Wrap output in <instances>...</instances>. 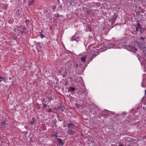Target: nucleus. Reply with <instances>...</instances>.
Returning a JSON list of instances; mask_svg holds the SVG:
<instances>
[{
  "instance_id": "nucleus-9",
  "label": "nucleus",
  "mask_w": 146,
  "mask_h": 146,
  "mask_svg": "<svg viewBox=\"0 0 146 146\" xmlns=\"http://www.w3.org/2000/svg\"><path fill=\"white\" fill-rule=\"evenodd\" d=\"M67 133L69 135H72L74 134V131L70 129H68L67 131Z\"/></svg>"
},
{
  "instance_id": "nucleus-21",
  "label": "nucleus",
  "mask_w": 146,
  "mask_h": 146,
  "mask_svg": "<svg viewBox=\"0 0 146 146\" xmlns=\"http://www.w3.org/2000/svg\"><path fill=\"white\" fill-rule=\"evenodd\" d=\"M53 100V98L52 96L49 97L48 98V100L50 102L51 101H52Z\"/></svg>"
},
{
  "instance_id": "nucleus-20",
  "label": "nucleus",
  "mask_w": 146,
  "mask_h": 146,
  "mask_svg": "<svg viewBox=\"0 0 146 146\" xmlns=\"http://www.w3.org/2000/svg\"><path fill=\"white\" fill-rule=\"evenodd\" d=\"M60 16H61V17H62V16L61 15H60L58 13L55 14L54 15V17H59Z\"/></svg>"
},
{
  "instance_id": "nucleus-38",
  "label": "nucleus",
  "mask_w": 146,
  "mask_h": 146,
  "mask_svg": "<svg viewBox=\"0 0 146 146\" xmlns=\"http://www.w3.org/2000/svg\"><path fill=\"white\" fill-rule=\"evenodd\" d=\"M40 44V42H39L37 43V44H38V45L39 44Z\"/></svg>"
},
{
  "instance_id": "nucleus-8",
  "label": "nucleus",
  "mask_w": 146,
  "mask_h": 146,
  "mask_svg": "<svg viewBox=\"0 0 146 146\" xmlns=\"http://www.w3.org/2000/svg\"><path fill=\"white\" fill-rule=\"evenodd\" d=\"M75 126V124L73 123H70L67 125L68 127L70 129H74V127Z\"/></svg>"
},
{
  "instance_id": "nucleus-3",
  "label": "nucleus",
  "mask_w": 146,
  "mask_h": 146,
  "mask_svg": "<svg viewBox=\"0 0 146 146\" xmlns=\"http://www.w3.org/2000/svg\"><path fill=\"white\" fill-rule=\"evenodd\" d=\"M66 3L65 5V7L67 8H68L70 7H73L76 6V3L75 0H66Z\"/></svg>"
},
{
  "instance_id": "nucleus-36",
  "label": "nucleus",
  "mask_w": 146,
  "mask_h": 146,
  "mask_svg": "<svg viewBox=\"0 0 146 146\" xmlns=\"http://www.w3.org/2000/svg\"><path fill=\"white\" fill-rule=\"evenodd\" d=\"M43 32V31L42 30V31H41V32H40V33H42V34Z\"/></svg>"
},
{
  "instance_id": "nucleus-7",
  "label": "nucleus",
  "mask_w": 146,
  "mask_h": 146,
  "mask_svg": "<svg viewBox=\"0 0 146 146\" xmlns=\"http://www.w3.org/2000/svg\"><path fill=\"white\" fill-rule=\"evenodd\" d=\"M57 140L58 141L59 144L60 146H63L64 145V142L63 140L61 139L57 138Z\"/></svg>"
},
{
  "instance_id": "nucleus-41",
  "label": "nucleus",
  "mask_w": 146,
  "mask_h": 146,
  "mask_svg": "<svg viewBox=\"0 0 146 146\" xmlns=\"http://www.w3.org/2000/svg\"><path fill=\"white\" fill-rule=\"evenodd\" d=\"M111 113V112L110 111V114Z\"/></svg>"
},
{
  "instance_id": "nucleus-16",
  "label": "nucleus",
  "mask_w": 146,
  "mask_h": 146,
  "mask_svg": "<svg viewBox=\"0 0 146 146\" xmlns=\"http://www.w3.org/2000/svg\"><path fill=\"white\" fill-rule=\"evenodd\" d=\"M136 50V48L133 46H132L131 49H130V51H132L133 52H135Z\"/></svg>"
},
{
  "instance_id": "nucleus-19",
  "label": "nucleus",
  "mask_w": 146,
  "mask_h": 146,
  "mask_svg": "<svg viewBox=\"0 0 146 146\" xmlns=\"http://www.w3.org/2000/svg\"><path fill=\"white\" fill-rule=\"evenodd\" d=\"M1 125L3 127H4L6 124L5 122V121H2L1 122Z\"/></svg>"
},
{
  "instance_id": "nucleus-17",
  "label": "nucleus",
  "mask_w": 146,
  "mask_h": 146,
  "mask_svg": "<svg viewBox=\"0 0 146 146\" xmlns=\"http://www.w3.org/2000/svg\"><path fill=\"white\" fill-rule=\"evenodd\" d=\"M5 80V78L4 77H2L0 76V82L3 81H4Z\"/></svg>"
},
{
  "instance_id": "nucleus-15",
  "label": "nucleus",
  "mask_w": 146,
  "mask_h": 146,
  "mask_svg": "<svg viewBox=\"0 0 146 146\" xmlns=\"http://www.w3.org/2000/svg\"><path fill=\"white\" fill-rule=\"evenodd\" d=\"M87 14L90 15H93V13L90 10H88L87 12Z\"/></svg>"
},
{
  "instance_id": "nucleus-43",
  "label": "nucleus",
  "mask_w": 146,
  "mask_h": 146,
  "mask_svg": "<svg viewBox=\"0 0 146 146\" xmlns=\"http://www.w3.org/2000/svg\"><path fill=\"white\" fill-rule=\"evenodd\" d=\"M131 0L132 1V0Z\"/></svg>"
},
{
  "instance_id": "nucleus-30",
  "label": "nucleus",
  "mask_w": 146,
  "mask_h": 146,
  "mask_svg": "<svg viewBox=\"0 0 146 146\" xmlns=\"http://www.w3.org/2000/svg\"><path fill=\"white\" fill-rule=\"evenodd\" d=\"M65 84L66 85V86H67L68 85V82H66L65 83Z\"/></svg>"
},
{
  "instance_id": "nucleus-4",
  "label": "nucleus",
  "mask_w": 146,
  "mask_h": 146,
  "mask_svg": "<svg viewBox=\"0 0 146 146\" xmlns=\"http://www.w3.org/2000/svg\"><path fill=\"white\" fill-rule=\"evenodd\" d=\"M80 40L78 35V34H75L71 38V40L73 41L75 40L76 42H78Z\"/></svg>"
},
{
  "instance_id": "nucleus-1",
  "label": "nucleus",
  "mask_w": 146,
  "mask_h": 146,
  "mask_svg": "<svg viewBox=\"0 0 146 146\" xmlns=\"http://www.w3.org/2000/svg\"><path fill=\"white\" fill-rule=\"evenodd\" d=\"M93 45V44H90L88 47V49L91 50L90 52L92 54L91 57L90 58L91 61H92L94 58L99 54L100 53L108 49L107 48L105 47L100 48L99 49H97L98 48L97 47H92L91 48Z\"/></svg>"
},
{
  "instance_id": "nucleus-27",
  "label": "nucleus",
  "mask_w": 146,
  "mask_h": 146,
  "mask_svg": "<svg viewBox=\"0 0 146 146\" xmlns=\"http://www.w3.org/2000/svg\"><path fill=\"white\" fill-rule=\"evenodd\" d=\"M116 18V17H115H115H113V19H112V22H113V21H115V19Z\"/></svg>"
},
{
  "instance_id": "nucleus-10",
  "label": "nucleus",
  "mask_w": 146,
  "mask_h": 146,
  "mask_svg": "<svg viewBox=\"0 0 146 146\" xmlns=\"http://www.w3.org/2000/svg\"><path fill=\"white\" fill-rule=\"evenodd\" d=\"M32 120L31 121H30L29 122V125H33L34 123L35 122V121H36V120H35L34 118H32Z\"/></svg>"
},
{
  "instance_id": "nucleus-5",
  "label": "nucleus",
  "mask_w": 146,
  "mask_h": 146,
  "mask_svg": "<svg viewBox=\"0 0 146 146\" xmlns=\"http://www.w3.org/2000/svg\"><path fill=\"white\" fill-rule=\"evenodd\" d=\"M21 29H22L21 31H20V32L23 35V34H25L28 32V31L27 28L24 26Z\"/></svg>"
},
{
  "instance_id": "nucleus-34",
  "label": "nucleus",
  "mask_w": 146,
  "mask_h": 146,
  "mask_svg": "<svg viewBox=\"0 0 146 146\" xmlns=\"http://www.w3.org/2000/svg\"><path fill=\"white\" fill-rule=\"evenodd\" d=\"M62 7V6L61 5H59V8H61Z\"/></svg>"
},
{
  "instance_id": "nucleus-23",
  "label": "nucleus",
  "mask_w": 146,
  "mask_h": 146,
  "mask_svg": "<svg viewBox=\"0 0 146 146\" xmlns=\"http://www.w3.org/2000/svg\"><path fill=\"white\" fill-rule=\"evenodd\" d=\"M42 104L43 105V108H46L47 106L46 104L44 103H42Z\"/></svg>"
},
{
  "instance_id": "nucleus-2",
  "label": "nucleus",
  "mask_w": 146,
  "mask_h": 146,
  "mask_svg": "<svg viewBox=\"0 0 146 146\" xmlns=\"http://www.w3.org/2000/svg\"><path fill=\"white\" fill-rule=\"evenodd\" d=\"M111 41V43L110 44V48H118L121 47V45L119 44V41H115L114 39L112 38Z\"/></svg>"
},
{
  "instance_id": "nucleus-35",
  "label": "nucleus",
  "mask_w": 146,
  "mask_h": 146,
  "mask_svg": "<svg viewBox=\"0 0 146 146\" xmlns=\"http://www.w3.org/2000/svg\"><path fill=\"white\" fill-rule=\"evenodd\" d=\"M119 146H123V145L122 144H120Z\"/></svg>"
},
{
  "instance_id": "nucleus-24",
  "label": "nucleus",
  "mask_w": 146,
  "mask_h": 146,
  "mask_svg": "<svg viewBox=\"0 0 146 146\" xmlns=\"http://www.w3.org/2000/svg\"><path fill=\"white\" fill-rule=\"evenodd\" d=\"M47 112H52L53 111L52 110V108H50V109H49L48 110H47Z\"/></svg>"
},
{
  "instance_id": "nucleus-12",
  "label": "nucleus",
  "mask_w": 146,
  "mask_h": 146,
  "mask_svg": "<svg viewBox=\"0 0 146 146\" xmlns=\"http://www.w3.org/2000/svg\"><path fill=\"white\" fill-rule=\"evenodd\" d=\"M75 88H74L70 87L68 89V92H70L71 91H74L75 90Z\"/></svg>"
},
{
  "instance_id": "nucleus-22",
  "label": "nucleus",
  "mask_w": 146,
  "mask_h": 146,
  "mask_svg": "<svg viewBox=\"0 0 146 146\" xmlns=\"http://www.w3.org/2000/svg\"><path fill=\"white\" fill-rule=\"evenodd\" d=\"M67 72L66 71H65L64 73L63 74L62 76V77L64 78L66 76V75L67 74Z\"/></svg>"
},
{
  "instance_id": "nucleus-13",
  "label": "nucleus",
  "mask_w": 146,
  "mask_h": 146,
  "mask_svg": "<svg viewBox=\"0 0 146 146\" xmlns=\"http://www.w3.org/2000/svg\"><path fill=\"white\" fill-rule=\"evenodd\" d=\"M13 31L15 32H16L17 31H20V27L19 26H16L14 28Z\"/></svg>"
},
{
  "instance_id": "nucleus-29",
  "label": "nucleus",
  "mask_w": 146,
  "mask_h": 146,
  "mask_svg": "<svg viewBox=\"0 0 146 146\" xmlns=\"http://www.w3.org/2000/svg\"><path fill=\"white\" fill-rule=\"evenodd\" d=\"M25 22L26 23H27V22H29V21L28 19H26L25 21Z\"/></svg>"
},
{
  "instance_id": "nucleus-18",
  "label": "nucleus",
  "mask_w": 146,
  "mask_h": 146,
  "mask_svg": "<svg viewBox=\"0 0 146 146\" xmlns=\"http://www.w3.org/2000/svg\"><path fill=\"white\" fill-rule=\"evenodd\" d=\"M131 47H132L131 46L129 45V46H127L126 47V48L129 51H130V49H131Z\"/></svg>"
},
{
  "instance_id": "nucleus-6",
  "label": "nucleus",
  "mask_w": 146,
  "mask_h": 146,
  "mask_svg": "<svg viewBox=\"0 0 146 146\" xmlns=\"http://www.w3.org/2000/svg\"><path fill=\"white\" fill-rule=\"evenodd\" d=\"M138 29H139L140 30H142V26L140 25V23H138L136 26V31L137 32L138 31Z\"/></svg>"
},
{
  "instance_id": "nucleus-28",
  "label": "nucleus",
  "mask_w": 146,
  "mask_h": 146,
  "mask_svg": "<svg viewBox=\"0 0 146 146\" xmlns=\"http://www.w3.org/2000/svg\"><path fill=\"white\" fill-rule=\"evenodd\" d=\"M56 6H54V7H53L52 8V9L54 11L55 9H56Z\"/></svg>"
},
{
  "instance_id": "nucleus-42",
  "label": "nucleus",
  "mask_w": 146,
  "mask_h": 146,
  "mask_svg": "<svg viewBox=\"0 0 146 146\" xmlns=\"http://www.w3.org/2000/svg\"><path fill=\"white\" fill-rule=\"evenodd\" d=\"M10 79H11V78H9Z\"/></svg>"
},
{
  "instance_id": "nucleus-14",
  "label": "nucleus",
  "mask_w": 146,
  "mask_h": 146,
  "mask_svg": "<svg viewBox=\"0 0 146 146\" xmlns=\"http://www.w3.org/2000/svg\"><path fill=\"white\" fill-rule=\"evenodd\" d=\"M86 56H83L81 58V60L83 62H84L85 61L86 58Z\"/></svg>"
},
{
  "instance_id": "nucleus-33",
  "label": "nucleus",
  "mask_w": 146,
  "mask_h": 146,
  "mask_svg": "<svg viewBox=\"0 0 146 146\" xmlns=\"http://www.w3.org/2000/svg\"><path fill=\"white\" fill-rule=\"evenodd\" d=\"M78 64H76L75 65V67L77 68L78 67Z\"/></svg>"
},
{
  "instance_id": "nucleus-40",
  "label": "nucleus",
  "mask_w": 146,
  "mask_h": 146,
  "mask_svg": "<svg viewBox=\"0 0 146 146\" xmlns=\"http://www.w3.org/2000/svg\"><path fill=\"white\" fill-rule=\"evenodd\" d=\"M146 94V90H145V94Z\"/></svg>"
},
{
  "instance_id": "nucleus-11",
  "label": "nucleus",
  "mask_w": 146,
  "mask_h": 146,
  "mask_svg": "<svg viewBox=\"0 0 146 146\" xmlns=\"http://www.w3.org/2000/svg\"><path fill=\"white\" fill-rule=\"evenodd\" d=\"M96 109H92L90 110V112L91 113L95 115L96 113Z\"/></svg>"
},
{
  "instance_id": "nucleus-31",
  "label": "nucleus",
  "mask_w": 146,
  "mask_h": 146,
  "mask_svg": "<svg viewBox=\"0 0 146 146\" xmlns=\"http://www.w3.org/2000/svg\"><path fill=\"white\" fill-rule=\"evenodd\" d=\"M43 12H44V13H46L47 12V11H46V10H43Z\"/></svg>"
},
{
  "instance_id": "nucleus-32",
  "label": "nucleus",
  "mask_w": 146,
  "mask_h": 146,
  "mask_svg": "<svg viewBox=\"0 0 146 146\" xmlns=\"http://www.w3.org/2000/svg\"><path fill=\"white\" fill-rule=\"evenodd\" d=\"M140 39H142V40H144V39L145 38H143V37H141Z\"/></svg>"
},
{
  "instance_id": "nucleus-39",
  "label": "nucleus",
  "mask_w": 146,
  "mask_h": 146,
  "mask_svg": "<svg viewBox=\"0 0 146 146\" xmlns=\"http://www.w3.org/2000/svg\"><path fill=\"white\" fill-rule=\"evenodd\" d=\"M141 31H142V30H140V32L141 33H142L143 32H142Z\"/></svg>"
},
{
  "instance_id": "nucleus-26",
  "label": "nucleus",
  "mask_w": 146,
  "mask_h": 146,
  "mask_svg": "<svg viewBox=\"0 0 146 146\" xmlns=\"http://www.w3.org/2000/svg\"><path fill=\"white\" fill-rule=\"evenodd\" d=\"M19 9H18L17 11V12H16V13L18 15H19Z\"/></svg>"
},
{
  "instance_id": "nucleus-25",
  "label": "nucleus",
  "mask_w": 146,
  "mask_h": 146,
  "mask_svg": "<svg viewBox=\"0 0 146 146\" xmlns=\"http://www.w3.org/2000/svg\"><path fill=\"white\" fill-rule=\"evenodd\" d=\"M40 36L42 38L44 37V35L42 33H40Z\"/></svg>"
},
{
  "instance_id": "nucleus-37",
  "label": "nucleus",
  "mask_w": 146,
  "mask_h": 146,
  "mask_svg": "<svg viewBox=\"0 0 146 146\" xmlns=\"http://www.w3.org/2000/svg\"><path fill=\"white\" fill-rule=\"evenodd\" d=\"M55 137H56V138L57 139V135H55Z\"/></svg>"
}]
</instances>
